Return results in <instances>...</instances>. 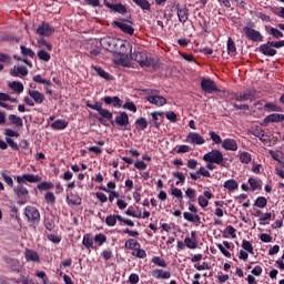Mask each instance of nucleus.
<instances>
[{
    "label": "nucleus",
    "mask_w": 284,
    "mask_h": 284,
    "mask_svg": "<svg viewBox=\"0 0 284 284\" xmlns=\"http://www.w3.org/2000/svg\"><path fill=\"white\" fill-rule=\"evenodd\" d=\"M2 180L9 187H14V181L12 180V176L8 175L6 172L1 173Z\"/></svg>",
    "instance_id": "nucleus-51"
},
{
    "label": "nucleus",
    "mask_w": 284,
    "mask_h": 284,
    "mask_svg": "<svg viewBox=\"0 0 284 284\" xmlns=\"http://www.w3.org/2000/svg\"><path fill=\"white\" fill-rule=\"evenodd\" d=\"M100 45L103 48V50L114 54V52H116L118 45H121V39H115L112 37L102 38L100 40Z\"/></svg>",
    "instance_id": "nucleus-6"
},
{
    "label": "nucleus",
    "mask_w": 284,
    "mask_h": 284,
    "mask_svg": "<svg viewBox=\"0 0 284 284\" xmlns=\"http://www.w3.org/2000/svg\"><path fill=\"white\" fill-rule=\"evenodd\" d=\"M185 195L187 196V199H190V201L194 202L196 201V191L192 187H189L185 191Z\"/></svg>",
    "instance_id": "nucleus-56"
},
{
    "label": "nucleus",
    "mask_w": 284,
    "mask_h": 284,
    "mask_svg": "<svg viewBox=\"0 0 284 284\" xmlns=\"http://www.w3.org/2000/svg\"><path fill=\"white\" fill-rule=\"evenodd\" d=\"M37 34H39V37H52V34H54V27L50 26L48 22H42L37 29Z\"/></svg>",
    "instance_id": "nucleus-11"
},
{
    "label": "nucleus",
    "mask_w": 284,
    "mask_h": 284,
    "mask_svg": "<svg viewBox=\"0 0 284 284\" xmlns=\"http://www.w3.org/2000/svg\"><path fill=\"white\" fill-rule=\"evenodd\" d=\"M265 32L270 34L273 39H283V33L281 32V30L272 26H265Z\"/></svg>",
    "instance_id": "nucleus-28"
},
{
    "label": "nucleus",
    "mask_w": 284,
    "mask_h": 284,
    "mask_svg": "<svg viewBox=\"0 0 284 284\" xmlns=\"http://www.w3.org/2000/svg\"><path fill=\"white\" fill-rule=\"evenodd\" d=\"M24 216L31 225H39L41 223V213L34 206H27L24 209Z\"/></svg>",
    "instance_id": "nucleus-5"
},
{
    "label": "nucleus",
    "mask_w": 284,
    "mask_h": 284,
    "mask_svg": "<svg viewBox=\"0 0 284 284\" xmlns=\"http://www.w3.org/2000/svg\"><path fill=\"white\" fill-rule=\"evenodd\" d=\"M186 141L193 145H203L205 143V138L196 132H191L187 134Z\"/></svg>",
    "instance_id": "nucleus-16"
},
{
    "label": "nucleus",
    "mask_w": 284,
    "mask_h": 284,
    "mask_svg": "<svg viewBox=\"0 0 284 284\" xmlns=\"http://www.w3.org/2000/svg\"><path fill=\"white\" fill-rule=\"evenodd\" d=\"M124 247H126V250H133L135 252L138 247H141V243H139V241L134 239H129L125 242Z\"/></svg>",
    "instance_id": "nucleus-35"
},
{
    "label": "nucleus",
    "mask_w": 284,
    "mask_h": 284,
    "mask_svg": "<svg viewBox=\"0 0 284 284\" xmlns=\"http://www.w3.org/2000/svg\"><path fill=\"white\" fill-rule=\"evenodd\" d=\"M28 94L37 105H41L45 101V95L37 90H29Z\"/></svg>",
    "instance_id": "nucleus-19"
},
{
    "label": "nucleus",
    "mask_w": 284,
    "mask_h": 284,
    "mask_svg": "<svg viewBox=\"0 0 284 284\" xmlns=\"http://www.w3.org/2000/svg\"><path fill=\"white\" fill-rule=\"evenodd\" d=\"M8 87L11 88L13 92H17V94H21V92H23V83L21 82L13 81V82H10Z\"/></svg>",
    "instance_id": "nucleus-37"
},
{
    "label": "nucleus",
    "mask_w": 284,
    "mask_h": 284,
    "mask_svg": "<svg viewBox=\"0 0 284 284\" xmlns=\"http://www.w3.org/2000/svg\"><path fill=\"white\" fill-rule=\"evenodd\" d=\"M140 281V277H139V274L136 273H132L130 276H129V283L130 284H138Z\"/></svg>",
    "instance_id": "nucleus-64"
},
{
    "label": "nucleus",
    "mask_w": 284,
    "mask_h": 284,
    "mask_svg": "<svg viewBox=\"0 0 284 284\" xmlns=\"http://www.w3.org/2000/svg\"><path fill=\"white\" fill-rule=\"evenodd\" d=\"M184 244L189 250H196V247H199V242H196V240H192L191 237H185Z\"/></svg>",
    "instance_id": "nucleus-40"
},
{
    "label": "nucleus",
    "mask_w": 284,
    "mask_h": 284,
    "mask_svg": "<svg viewBox=\"0 0 284 284\" xmlns=\"http://www.w3.org/2000/svg\"><path fill=\"white\" fill-rule=\"evenodd\" d=\"M115 123L120 128H126L130 125V116L125 112H121L118 116H115Z\"/></svg>",
    "instance_id": "nucleus-22"
},
{
    "label": "nucleus",
    "mask_w": 284,
    "mask_h": 284,
    "mask_svg": "<svg viewBox=\"0 0 284 284\" xmlns=\"http://www.w3.org/2000/svg\"><path fill=\"white\" fill-rule=\"evenodd\" d=\"M225 190H229V192H235V190H239V182L236 180L231 179L224 182Z\"/></svg>",
    "instance_id": "nucleus-32"
},
{
    "label": "nucleus",
    "mask_w": 284,
    "mask_h": 284,
    "mask_svg": "<svg viewBox=\"0 0 284 284\" xmlns=\"http://www.w3.org/2000/svg\"><path fill=\"white\" fill-rule=\"evenodd\" d=\"M164 112H153L151 113L152 119L149 122L150 128H161V122H159V116H163Z\"/></svg>",
    "instance_id": "nucleus-27"
},
{
    "label": "nucleus",
    "mask_w": 284,
    "mask_h": 284,
    "mask_svg": "<svg viewBox=\"0 0 284 284\" xmlns=\"http://www.w3.org/2000/svg\"><path fill=\"white\" fill-rule=\"evenodd\" d=\"M254 205L255 207H260L261 210H263V207H267V199H265L264 196H260L255 200Z\"/></svg>",
    "instance_id": "nucleus-45"
},
{
    "label": "nucleus",
    "mask_w": 284,
    "mask_h": 284,
    "mask_svg": "<svg viewBox=\"0 0 284 284\" xmlns=\"http://www.w3.org/2000/svg\"><path fill=\"white\" fill-rule=\"evenodd\" d=\"M201 88L203 92H206V94L219 92V87H216V82H214L212 79H206V78L202 79Z\"/></svg>",
    "instance_id": "nucleus-9"
},
{
    "label": "nucleus",
    "mask_w": 284,
    "mask_h": 284,
    "mask_svg": "<svg viewBox=\"0 0 284 284\" xmlns=\"http://www.w3.org/2000/svg\"><path fill=\"white\" fill-rule=\"evenodd\" d=\"M38 48H47L49 52H52V45L50 44V42L45 41L43 38L38 40Z\"/></svg>",
    "instance_id": "nucleus-54"
},
{
    "label": "nucleus",
    "mask_w": 284,
    "mask_h": 284,
    "mask_svg": "<svg viewBox=\"0 0 284 284\" xmlns=\"http://www.w3.org/2000/svg\"><path fill=\"white\" fill-rule=\"evenodd\" d=\"M175 10L180 23H186V21L190 19V9H187V6L176 3Z\"/></svg>",
    "instance_id": "nucleus-7"
},
{
    "label": "nucleus",
    "mask_w": 284,
    "mask_h": 284,
    "mask_svg": "<svg viewBox=\"0 0 284 284\" xmlns=\"http://www.w3.org/2000/svg\"><path fill=\"white\" fill-rule=\"evenodd\" d=\"M52 130H65L68 128V121L65 120H55L51 124Z\"/></svg>",
    "instance_id": "nucleus-36"
},
{
    "label": "nucleus",
    "mask_w": 284,
    "mask_h": 284,
    "mask_svg": "<svg viewBox=\"0 0 284 284\" xmlns=\"http://www.w3.org/2000/svg\"><path fill=\"white\" fill-rule=\"evenodd\" d=\"M222 148L229 150L230 152H236L239 150V144L234 139H225L222 141Z\"/></svg>",
    "instance_id": "nucleus-21"
},
{
    "label": "nucleus",
    "mask_w": 284,
    "mask_h": 284,
    "mask_svg": "<svg viewBox=\"0 0 284 284\" xmlns=\"http://www.w3.org/2000/svg\"><path fill=\"white\" fill-rule=\"evenodd\" d=\"M172 176H174V179H178L175 185H181L185 183V174L183 172H173Z\"/></svg>",
    "instance_id": "nucleus-43"
},
{
    "label": "nucleus",
    "mask_w": 284,
    "mask_h": 284,
    "mask_svg": "<svg viewBox=\"0 0 284 284\" xmlns=\"http://www.w3.org/2000/svg\"><path fill=\"white\" fill-rule=\"evenodd\" d=\"M227 52L231 54V57H234L236 54V44L234 43V40L232 38L227 39Z\"/></svg>",
    "instance_id": "nucleus-41"
},
{
    "label": "nucleus",
    "mask_w": 284,
    "mask_h": 284,
    "mask_svg": "<svg viewBox=\"0 0 284 284\" xmlns=\"http://www.w3.org/2000/svg\"><path fill=\"white\" fill-rule=\"evenodd\" d=\"M112 26H115V28H119L124 34H134V28L131 24L121 22V21H113Z\"/></svg>",
    "instance_id": "nucleus-18"
},
{
    "label": "nucleus",
    "mask_w": 284,
    "mask_h": 284,
    "mask_svg": "<svg viewBox=\"0 0 284 284\" xmlns=\"http://www.w3.org/2000/svg\"><path fill=\"white\" fill-rule=\"evenodd\" d=\"M114 54H120L121 57H128V54H132V44L121 40V45L116 47Z\"/></svg>",
    "instance_id": "nucleus-15"
},
{
    "label": "nucleus",
    "mask_w": 284,
    "mask_h": 284,
    "mask_svg": "<svg viewBox=\"0 0 284 284\" xmlns=\"http://www.w3.org/2000/svg\"><path fill=\"white\" fill-rule=\"evenodd\" d=\"M38 59H40V61L48 62V61H50L51 55L45 50H40V51H38Z\"/></svg>",
    "instance_id": "nucleus-50"
},
{
    "label": "nucleus",
    "mask_w": 284,
    "mask_h": 284,
    "mask_svg": "<svg viewBox=\"0 0 284 284\" xmlns=\"http://www.w3.org/2000/svg\"><path fill=\"white\" fill-rule=\"evenodd\" d=\"M4 263H7L8 267H10L12 272H19L21 270V263L19 262V260L6 257Z\"/></svg>",
    "instance_id": "nucleus-25"
},
{
    "label": "nucleus",
    "mask_w": 284,
    "mask_h": 284,
    "mask_svg": "<svg viewBox=\"0 0 284 284\" xmlns=\"http://www.w3.org/2000/svg\"><path fill=\"white\" fill-rule=\"evenodd\" d=\"M260 52H262V54H264L265 57H275L276 49H274V42L268 41L264 44H261Z\"/></svg>",
    "instance_id": "nucleus-14"
},
{
    "label": "nucleus",
    "mask_w": 284,
    "mask_h": 284,
    "mask_svg": "<svg viewBox=\"0 0 284 284\" xmlns=\"http://www.w3.org/2000/svg\"><path fill=\"white\" fill-rule=\"evenodd\" d=\"M152 276L153 278H163V280H168L170 278V276H172V274L170 273V271H163V270H160V268H156L152 272Z\"/></svg>",
    "instance_id": "nucleus-29"
},
{
    "label": "nucleus",
    "mask_w": 284,
    "mask_h": 284,
    "mask_svg": "<svg viewBox=\"0 0 284 284\" xmlns=\"http://www.w3.org/2000/svg\"><path fill=\"white\" fill-rule=\"evenodd\" d=\"M44 227H45V230H48L49 232H52V230H54V227H55V224H54V222H53L52 220L47 219V220L44 221Z\"/></svg>",
    "instance_id": "nucleus-62"
},
{
    "label": "nucleus",
    "mask_w": 284,
    "mask_h": 284,
    "mask_svg": "<svg viewBox=\"0 0 284 284\" xmlns=\"http://www.w3.org/2000/svg\"><path fill=\"white\" fill-rule=\"evenodd\" d=\"M203 161L206 163H215L216 165H221L222 168L225 166L223 161H225V158H223V153L219 150H212L209 153L203 155Z\"/></svg>",
    "instance_id": "nucleus-4"
},
{
    "label": "nucleus",
    "mask_w": 284,
    "mask_h": 284,
    "mask_svg": "<svg viewBox=\"0 0 284 284\" xmlns=\"http://www.w3.org/2000/svg\"><path fill=\"white\" fill-rule=\"evenodd\" d=\"M82 245H84V247H87V250H90L94 245V240L92 239V236L90 234H85L83 236Z\"/></svg>",
    "instance_id": "nucleus-39"
},
{
    "label": "nucleus",
    "mask_w": 284,
    "mask_h": 284,
    "mask_svg": "<svg viewBox=\"0 0 284 284\" xmlns=\"http://www.w3.org/2000/svg\"><path fill=\"white\" fill-rule=\"evenodd\" d=\"M94 241L99 245H103V243H105L108 241V237L105 236V234L99 233L95 235Z\"/></svg>",
    "instance_id": "nucleus-58"
},
{
    "label": "nucleus",
    "mask_w": 284,
    "mask_h": 284,
    "mask_svg": "<svg viewBox=\"0 0 284 284\" xmlns=\"http://www.w3.org/2000/svg\"><path fill=\"white\" fill-rule=\"evenodd\" d=\"M135 125L140 126V130H146L148 129V120H145V118H140L135 121Z\"/></svg>",
    "instance_id": "nucleus-57"
},
{
    "label": "nucleus",
    "mask_w": 284,
    "mask_h": 284,
    "mask_svg": "<svg viewBox=\"0 0 284 284\" xmlns=\"http://www.w3.org/2000/svg\"><path fill=\"white\" fill-rule=\"evenodd\" d=\"M6 141H7L8 145L11 146V149H13L14 151H19V144H17V142H14V140H12V138H6Z\"/></svg>",
    "instance_id": "nucleus-63"
},
{
    "label": "nucleus",
    "mask_w": 284,
    "mask_h": 284,
    "mask_svg": "<svg viewBox=\"0 0 284 284\" xmlns=\"http://www.w3.org/2000/svg\"><path fill=\"white\" fill-rule=\"evenodd\" d=\"M283 121H284V114H280V113H272L264 119V123L266 125L267 123H283Z\"/></svg>",
    "instance_id": "nucleus-23"
},
{
    "label": "nucleus",
    "mask_w": 284,
    "mask_h": 284,
    "mask_svg": "<svg viewBox=\"0 0 284 284\" xmlns=\"http://www.w3.org/2000/svg\"><path fill=\"white\" fill-rule=\"evenodd\" d=\"M4 136H6V139H11L12 136H16V139H19L20 134H19V132H17L12 129H6Z\"/></svg>",
    "instance_id": "nucleus-55"
},
{
    "label": "nucleus",
    "mask_w": 284,
    "mask_h": 284,
    "mask_svg": "<svg viewBox=\"0 0 284 284\" xmlns=\"http://www.w3.org/2000/svg\"><path fill=\"white\" fill-rule=\"evenodd\" d=\"M9 121L11 125H16V128H23V120L18 115L10 114Z\"/></svg>",
    "instance_id": "nucleus-34"
},
{
    "label": "nucleus",
    "mask_w": 284,
    "mask_h": 284,
    "mask_svg": "<svg viewBox=\"0 0 284 284\" xmlns=\"http://www.w3.org/2000/svg\"><path fill=\"white\" fill-rule=\"evenodd\" d=\"M67 203H69V205H81V196L70 193L67 196Z\"/></svg>",
    "instance_id": "nucleus-33"
},
{
    "label": "nucleus",
    "mask_w": 284,
    "mask_h": 284,
    "mask_svg": "<svg viewBox=\"0 0 284 284\" xmlns=\"http://www.w3.org/2000/svg\"><path fill=\"white\" fill-rule=\"evenodd\" d=\"M240 161H241V163H244L246 165L248 163H252V154H250L248 152L240 153Z\"/></svg>",
    "instance_id": "nucleus-44"
},
{
    "label": "nucleus",
    "mask_w": 284,
    "mask_h": 284,
    "mask_svg": "<svg viewBox=\"0 0 284 284\" xmlns=\"http://www.w3.org/2000/svg\"><path fill=\"white\" fill-rule=\"evenodd\" d=\"M251 134H253V136H256L257 139H260V141L262 143H265V130H263V128L261 126H255L251 130Z\"/></svg>",
    "instance_id": "nucleus-30"
},
{
    "label": "nucleus",
    "mask_w": 284,
    "mask_h": 284,
    "mask_svg": "<svg viewBox=\"0 0 284 284\" xmlns=\"http://www.w3.org/2000/svg\"><path fill=\"white\" fill-rule=\"evenodd\" d=\"M104 103L106 105H113V108H121V105H123V100L119 97H104Z\"/></svg>",
    "instance_id": "nucleus-26"
},
{
    "label": "nucleus",
    "mask_w": 284,
    "mask_h": 284,
    "mask_svg": "<svg viewBox=\"0 0 284 284\" xmlns=\"http://www.w3.org/2000/svg\"><path fill=\"white\" fill-rule=\"evenodd\" d=\"M87 108H90L91 110H95L99 112L100 115L103 116V119H108V121H112V112L110 110L103 109L99 102H95L93 104L87 103Z\"/></svg>",
    "instance_id": "nucleus-10"
},
{
    "label": "nucleus",
    "mask_w": 284,
    "mask_h": 284,
    "mask_svg": "<svg viewBox=\"0 0 284 284\" xmlns=\"http://www.w3.org/2000/svg\"><path fill=\"white\" fill-rule=\"evenodd\" d=\"M119 217H121V215H109L105 219V223L109 227H114V225H116V221H119Z\"/></svg>",
    "instance_id": "nucleus-42"
},
{
    "label": "nucleus",
    "mask_w": 284,
    "mask_h": 284,
    "mask_svg": "<svg viewBox=\"0 0 284 284\" xmlns=\"http://www.w3.org/2000/svg\"><path fill=\"white\" fill-rule=\"evenodd\" d=\"M133 256H136L138 258H145L148 253H145V250L138 247L135 251H133Z\"/></svg>",
    "instance_id": "nucleus-60"
},
{
    "label": "nucleus",
    "mask_w": 284,
    "mask_h": 284,
    "mask_svg": "<svg viewBox=\"0 0 284 284\" xmlns=\"http://www.w3.org/2000/svg\"><path fill=\"white\" fill-rule=\"evenodd\" d=\"M24 258L26 261L31 263H41V257L39 256V253H37V251L32 248H26Z\"/></svg>",
    "instance_id": "nucleus-17"
},
{
    "label": "nucleus",
    "mask_w": 284,
    "mask_h": 284,
    "mask_svg": "<svg viewBox=\"0 0 284 284\" xmlns=\"http://www.w3.org/2000/svg\"><path fill=\"white\" fill-rule=\"evenodd\" d=\"M209 134L215 145H221V143H223V139H221V135H219L216 132L211 131Z\"/></svg>",
    "instance_id": "nucleus-48"
},
{
    "label": "nucleus",
    "mask_w": 284,
    "mask_h": 284,
    "mask_svg": "<svg viewBox=\"0 0 284 284\" xmlns=\"http://www.w3.org/2000/svg\"><path fill=\"white\" fill-rule=\"evenodd\" d=\"M242 247L243 250L248 252V254H254V246H252V243H250V241L243 240Z\"/></svg>",
    "instance_id": "nucleus-52"
},
{
    "label": "nucleus",
    "mask_w": 284,
    "mask_h": 284,
    "mask_svg": "<svg viewBox=\"0 0 284 284\" xmlns=\"http://www.w3.org/2000/svg\"><path fill=\"white\" fill-rule=\"evenodd\" d=\"M132 61H136L141 68H154L156 62L152 58H148V53L143 51H134L130 54Z\"/></svg>",
    "instance_id": "nucleus-2"
},
{
    "label": "nucleus",
    "mask_w": 284,
    "mask_h": 284,
    "mask_svg": "<svg viewBox=\"0 0 284 284\" xmlns=\"http://www.w3.org/2000/svg\"><path fill=\"white\" fill-rule=\"evenodd\" d=\"M183 216H184L185 221H187L189 223H194L196 225V227H199L201 225V216H199V214L184 212Z\"/></svg>",
    "instance_id": "nucleus-24"
},
{
    "label": "nucleus",
    "mask_w": 284,
    "mask_h": 284,
    "mask_svg": "<svg viewBox=\"0 0 284 284\" xmlns=\"http://www.w3.org/2000/svg\"><path fill=\"white\" fill-rule=\"evenodd\" d=\"M152 263L159 267H168V262H165V260L161 258L160 256H154L152 258Z\"/></svg>",
    "instance_id": "nucleus-49"
},
{
    "label": "nucleus",
    "mask_w": 284,
    "mask_h": 284,
    "mask_svg": "<svg viewBox=\"0 0 284 284\" xmlns=\"http://www.w3.org/2000/svg\"><path fill=\"white\" fill-rule=\"evenodd\" d=\"M38 190H40V192H45L47 190H53L54 189V183L52 182H41L37 185Z\"/></svg>",
    "instance_id": "nucleus-38"
},
{
    "label": "nucleus",
    "mask_w": 284,
    "mask_h": 284,
    "mask_svg": "<svg viewBox=\"0 0 284 284\" xmlns=\"http://www.w3.org/2000/svg\"><path fill=\"white\" fill-rule=\"evenodd\" d=\"M14 179L18 183V185L13 187L14 194L18 195L19 199H24V203H28V201H30V191H28V187L24 185H28V183H41V176L27 173L18 175Z\"/></svg>",
    "instance_id": "nucleus-1"
},
{
    "label": "nucleus",
    "mask_w": 284,
    "mask_h": 284,
    "mask_svg": "<svg viewBox=\"0 0 284 284\" xmlns=\"http://www.w3.org/2000/svg\"><path fill=\"white\" fill-rule=\"evenodd\" d=\"M20 50L23 54V57H30L31 59H34L36 53L32 51V49L27 48L26 45H20Z\"/></svg>",
    "instance_id": "nucleus-46"
},
{
    "label": "nucleus",
    "mask_w": 284,
    "mask_h": 284,
    "mask_svg": "<svg viewBox=\"0 0 284 284\" xmlns=\"http://www.w3.org/2000/svg\"><path fill=\"white\" fill-rule=\"evenodd\" d=\"M265 110H268V112H282V108L275 103H266L264 105Z\"/></svg>",
    "instance_id": "nucleus-47"
},
{
    "label": "nucleus",
    "mask_w": 284,
    "mask_h": 284,
    "mask_svg": "<svg viewBox=\"0 0 284 284\" xmlns=\"http://www.w3.org/2000/svg\"><path fill=\"white\" fill-rule=\"evenodd\" d=\"M196 174H200L201 176H205L206 179H211L212 174L210 173V171H207V169H205V166H201L199 171H196Z\"/></svg>",
    "instance_id": "nucleus-61"
},
{
    "label": "nucleus",
    "mask_w": 284,
    "mask_h": 284,
    "mask_svg": "<svg viewBox=\"0 0 284 284\" xmlns=\"http://www.w3.org/2000/svg\"><path fill=\"white\" fill-rule=\"evenodd\" d=\"M104 6L112 10V12H118V14L128 13V8L123 3H112L108 0H104Z\"/></svg>",
    "instance_id": "nucleus-12"
},
{
    "label": "nucleus",
    "mask_w": 284,
    "mask_h": 284,
    "mask_svg": "<svg viewBox=\"0 0 284 284\" xmlns=\"http://www.w3.org/2000/svg\"><path fill=\"white\" fill-rule=\"evenodd\" d=\"M212 196H213L212 192L204 191L203 195H200L197 197V203H199L200 207H203V209L207 207L210 205V199H212Z\"/></svg>",
    "instance_id": "nucleus-20"
},
{
    "label": "nucleus",
    "mask_w": 284,
    "mask_h": 284,
    "mask_svg": "<svg viewBox=\"0 0 284 284\" xmlns=\"http://www.w3.org/2000/svg\"><path fill=\"white\" fill-rule=\"evenodd\" d=\"M146 101L151 103V105H156V108H163L168 103V99H165L163 95H160L161 92L159 90H146Z\"/></svg>",
    "instance_id": "nucleus-3"
},
{
    "label": "nucleus",
    "mask_w": 284,
    "mask_h": 284,
    "mask_svg": "<svg viewBox=\"0 0 284 284\" xmlns=\"http://www.w3.org/2000/svg\"><path fill=\"white\" fill-rule=\"evenodd\" d=\"M133 2L141 7L142 10H150V2L148 0H133Z\"/></svg>",
    "instance_id": "nucleus-53"
},
{
    "label": "nucleus",
    "mask_w": 284,
    "mask_h": 284,
    "mask_svg": "<svg viewBox=\"0 0 284 284\" xmlns=\"http://www.w3.org/2000/svg\"><path fill=\"white\" fill-rule=\"evenodd\" d=\"M10 77H16L18 79H23V77H28V67L26 65H14L9 71Z\"/></svg>",
    "instance_id": "nucleus-13"
},
{
    "label": "nucleus",
    "mask_w": 284,
    "mask_h": 284,
    "mask_svg": "<svg viewBox=\"0 0 284 284\" xmlns=\"http://www.w3.org/2000/svg\"><path fill=\"white\" fill-rule=\"evenodd\" d=\"M243 31L246 34L247 39H250V41H254L256 43L263 42L264 38H263V34L261 33V31H257L250 27H244Z\"/></svg>",
    "instance_id": "nucleus-8"
},
{
    "label": "nucleus",
    "mask_w": 284,
    "mask_h": 284,
    "mask_svg": "<svg viewBox=\"0 0 284 284\" xmlns=\"http://www.w3.org/2000/svg\"><path fill=\"white\" fill-rule=\"evenodd\" d=\"M94 70L102 79H110V73L105 72V70L101 69V67H95Z\"/></svg>",
    "instance_id": "nucleus-59"
},
{
    "label": "nucleus",
    "mask_w": 284,
    "mask_h": 284,
    "mask_svg": "<svg viewBox=\"0 0 284 284\" xmlns=\"http://www.w3.org/2000/svg\"><path fill=\"white\" fill-rule=\"evenodd\" d=\"M235 101H252L254 99V94L252 91H244L243 93L234 95Z\"/></svg>",
    "instance_id": "nucleus-31"
}]
</instances>
